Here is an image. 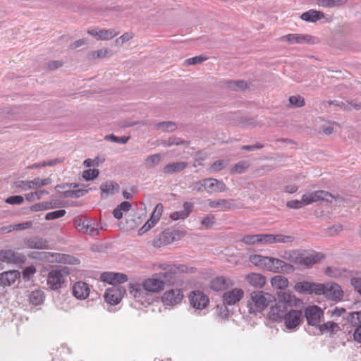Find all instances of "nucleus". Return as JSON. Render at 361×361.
<instances>
[{"label": "nucleus", "mask_w": 361, "mask_h": 361, "mask_svg": "<svg viewBox=\"0 0 361 361\" xmlns=\"http://www.w3.org/2000/svg\"><path fill=\"white\" fill-rule=\"evenodd\" d=\"M293 302V297L290 294L283 293L279 295V300L269 312V318L275 322L283 319L291 309Z\"/></svg>", "instance_id": "f257e3e1"}, {"label": "nucleus", "mask_w": 361, "mask_h": 361, "mask_svg": "<svg viewBox=\"0 0 361 361\" xmlns=\"http://www.w3.org/2000/svg\"><path fill=\"white\" fill-rule=\"evenodd\" d=\"M70 274V269L66 266H58L49 271L47 282L51 290H56L65 283V277Z\"/></svg>", "instance_id": "f03ea898"}, {"label": "nucleus", "mask_w": 361, "mask_h": 361, "mask_svg": "<svg viewBox=\"0 0 361 361\" xmlns=\"http://www.w3.org/2000/svg\"><path fill=\"white\" fill-rule=\"evenodd\" d=\"M271 295L263 291H253L247 301V307L251 314L262 312L269 305Z\"/></svg>", "instance_id": "7ed1b4c3"}, {"label": "nucleus", "mask_w": 361, "mask_h": 361, "mask_svg": "<svg viewBox=\"0 0 361 361\" xmlns=\"http://www.w3.org/2000/svg\"><path fill=\"white\" fill-rule=\"evenodd\" d=\"M159 269L162 270L159 274V278L165 283H173L178 273L187 271V267L183 264H163L159 265Z\"/></svg>", "instance_id": "20e7f679"}, {"label": "nucleus", "mask_w": 361, "mask_h": 361, "mask_svg": "<svg viewBox=\"0 0 361 361\" xmlns=\"http://www.w3.org/2000/svg\"><path fill=\"white\" fill-rule=\"evenodd\" d=\"M324 257V255L314 250H299L297 264L309 267L322 261Z\"/></svg>", "instance_id": "39448f33"}, {"label": "nucleus", "mask_w": 361, "mask_h": 361, "mask_svg": "<svg viewBox=\"0 0 361 361\" xmlns=\"http://www.w3.org/2000/svg\"><path fill=\"white\" fill-rule=\"evenodd\" d=\"M180 237V235L178 231L173 228H168L163 231L157 238L154 239L153 245L160 247L179 240Z\"/></svg>", "instance_id": "423d86ee"}, {"label": "nucleus", "mask_w": 361, "mask_h": 361, "mask_svg": "<svg viewBox=\"0 0 361 361\" xmlns=\"http://www.w3.org/2000/svg\"><path fill=\"white\" fill-rule=\"evenodd\" d=\"M188 298L190 306L197 310H202L206 308L209 302L208 296L198 290L191 291Z\"/></svg>", "instance_id": "0eeeda50"}, {"label": "nucleus", "mask_w": 361, "mask_h": 361, "mask_svg": "<svg viewBox=\"0 0 361 361\" xmlns=\"http://www.w3.org/2000/svg\"><path fill=\"white\" fill-rule=\"evenodd\" d=\"M302 197L303 203H305V205H308L318 201L331 202L329 197L334 198L336 201L341 199L339 197H334L329 192L324 190H317L314 192L305 193L302 195Z\"/></svg>", "instance_id": "6e6552de"}, {"label": "nucleus", "mask_w": 361, "mask_h": 361, "mask_svg": "<svg viewBox=\"0 0 361 361\" xmlns=\"http://www.w3.org/2000/svg\"><path fill=\"white\" fill-rule=\"evenodd\" d=\"M303 316L309 325L318 326L324 318V312L317 305L308 306L305 308Z\"/></svg>", "instance_id": "1a4fd4ad"}, {"label": "nucleus", "mask_w": 361, "mask_h": 361, "mask_svg": "<svg viewBox=\"0 0 361 361\" xmlns=\"http://www.w3.org/2000/svg\"><path fill=\"white\" fill-rule=\"evenodd\" d=\"M281 41H287L288 44H314L317 42V39L307 34H288L282 36Z\"/></svg>", "instance_id": "9d476101"}, {"label": "nucleus", "mask_w": 361, "mask_h": 361, "mask_svg": "<svg viewBox=\"0 0 361 361\" xmlns=\"http://www.w3.org/2000/svg\"><path fill=\"white\" fill-rule=\"evenodd\" d=\"M283 319L286 329L294 330L302 324L304 316L302 310L290 309L289 312Z\"/></svg>", "instance_id": "9b49d317"}, {"label": "nucleus", "mask_w": 361, "mask_h": 361, "mask_svg": "<svg viewBox=\"0 0 361 361\" xmlns=\"http://www.w3.org/2000/svg\"><path fill=\"white\" fill-rule=\"evenodd\" d=\"M198 184L203 185L204 189L209 194L224 192L226 190V185L222 180L213 178H207L200 180L198 181Z\"/></svg>", "instance_id": "f8f14e48"}, {"label": "nucleus", "mask_w": 361, "mask_h": 361, "mask_svg": "<svg viewBox=\"0 0 361 361\" xmlns=\"http://www.w3.org/2000/svg\"><path fill=\"white\" fill-rule=\"evenodd\" d=\"M0 261L11 264H24L26 261V257L12 250H0Z\"/></svg>", "instance_id": "ddd939ff"}, {"label": "nucleus", "mask_w": 361, "mask_h": 361, "mask_svg": "<svg viewBox=\"0 0 361 361\" xmlns=\"http://www.w3.org/2000/svg\"><path fill=\"white\" fill-rule=\"evenodd\" d=\"M125 292L126 290L121 286H114L106 290L104 294L105 300L111 305H117L121 302Z\"/></svg>", "instance_id": "4468645a"}, {"label": "nucleus", "mask_w": 361, "mask_h": 361, "mask_svg": "<svg viewBox=\"0 0 361 361\" xmlns=\"http://www.w3.org/2000/svg\"><path fill=\"white\" fill-rule=\"evenodd\" d=\"M87 33L92 36L96 40H110L118 35L115 29H91Z\"/></svg>", "instance_id": "2eb2a0df"}, {"label": "nucleus", "mask_w": 361, "mask_h": 361, "mask_svg": "<svg viewBox=\"0 0 361 361\" xmlns=\"http://www.w3.org/2000/svg\"><path fill=\"white\" fill-rule=\"evenodd\" d=\"M293 266L283 261L282 259L269 257V263L267 271L271 272H288L292 271Z\"/></svg>", "instance_id": "dca6fc26"}, {"label": "nucleus", "mask_w": 361, "mask_h": 361, "mask_svg": "<svg viewBox=\"0 0 361 361\" xmlns=\"http://www.w3.org/2000/svg\"><path fill=\"white\" fill-rule=\"evenodd\" d=\"M100 279L102 281L116 286V283L121 284L126 282L128 278L126 274L123 273L104 272L100 275Z\"/></svg>", "instance_id": "f3484780"}, {"label": "nucleus", "mask_w": 361, "mask_h": 361, "mask_svg": "<svg viewBox=\"0 0 361 361\" xmlns=\"http://www.w3.org/2000/svg\"><path fill=\"white\" fill-rule=\"evenodd\" d=\"M244 292L240 288H233L223 294V302L228 305H233L239 302L243 297Z\"/></svg>", "instance_id": "a211bd4d"}, {"label": "nucleus", "mask_w": 361, "mask_h": 361, "mask_svg": "<svg viewBox=\"0 0 361 361\" xmlns=\"http://www.w3.org/2000/svg\"><path fill=\"white\" fill-rule=\"evenodd\" d=\"M90 292L88 284L81 281L75 282L72 287L73 295L79 300L87 298L90 295Z\"/></svg>", "instance_id": "6ab92c4d"}, {"label": "nucleus", "mask_w": 361, "mask_h": 361, "mask_svg": "<svg viewBox=\"0 0 361 361\" xmlns=\"http://www.w3.org/2000/svg\"><path fill=\"white\" fill-rule=\"evenodd\" d=\"M183 294L179 289L166 291L162 296V301L166 305H173L181 302Z\"/></svg>", "instance_id": "aec40b11"}, {"label": "nucleus", "mask_w": 361, "mask_h": 361, "mask_svg": "<svg viewBox=\"0 0 361 361\" xmlns=\"http://www.w3.org/2000/svg\"><path fill=\"white\" fill-rule=\"evenodd\" d=\"M20 277L18 270H10L0 274V286L2 287L11 286Z\"/></svg>", "instance_id": "412c9836"}, {"label": "nucleus", "mask_w": 361, "mask_h": 361, "mask_svg": "<svg viewBox=\"0 0 361 361\" xmlns=\"http://www.w3.org/2000/svg\"><path fill=\"white\" fill-rule=\"evenodd\" d=\"M208 205L211 208H217L221 211H228L235 208V201L232 199L207 200Z\"/></svg>", "instance_id": "4be33fe9"}, {"label": "nucleus", "mask_w": 361, "mask_h": 361, "mask_svg": "<svg viewBox=\"0 0 361 361\" xmlns=\"http://www.w3.org/2000/svg\"><path fill=\"white\" fill-rule=\"evenodd\" d=\"M142 287L146 292L157 293L164 289V283L161 278H152L145 280L142 283Z\"/></svg>", "instance_id": "5701e85b"}, {"label": "nucleus", "mask_w": 361, "mask_h": 361, "mask_svg": "<svg viewBox=\"0 0 361 361\" xmlns=\"http://www.w3.org/2000/svg\"><path fill=\"white\" fill-rule=\"evenodd\" d=\"M343 292L341 287L336 283H327L325 296L329 300L337 301L341 299Z\"/></svg>", "instance_id": "b1692460"}, {"label": "nucleus", "mask_w": 361, "mask_h": 361, "mask_svg": "<svg viewBox=\"0 0 361 361\" xmlns=\"http://www.w3.org/2000/svg\"><path fill=\"white\" fill-rule=\"evenodd\" d=\"M233 286L232 281L224 276H218L213 279L210 283V288L214 291L226 290Z\"/></svg>", "instance_id": "393cba45"}, {"label": "nucleus", "mask_w": 361, "mask_h": 361, "mask_svg": "<svg viewBox=\"0 0 361 361\" xmlns=\"http://www.w3.org/2000/svg\"><path fill=\"white\" fill-rule=\"evenodd\" d=\"M51 180L49 178L41 179L39 178H35L32 180H20L16 182V187H23V184H27V188L33 189L35 188H40L44 185H47L51 183Z\"/></svg>", "instance_id": "a878e982"}, {"label": "nucleus", "mask_w": 361, "mask_h": 361, "mask_svg": "<svg viewBox=\"0 0 361 361\" xmlns=\"http://www.w3.org/2000/svg\"><path fill=\"white\" fill-rule=\"evenodd\" d=\"M25 245L31 249L47 250L49 249L48 242L39 237H32L25 240Z\"/></svg>", "instance_id": "bb28decb"}, {"label": "nucleus", "mask_w": 361, "mask_h": 361, "mask_svg": "<svg viewBox=\"0 0 361 361\" xmlns=\"http://www.w3.org/2000/svg\"><path fill=\"white\" fill-rule=\"evenodd\" d=\"M119 185L113 181H106L100 185L101 196L102 198L114 195L119 191Z\"/></svg>", "instance_id": "cd10ccee"}, {"label": "nucleus", "mask_w": 361, "mask_h": 361, "mask_svg": "<svg viewBox=\"0 0 361 361\" xmlns=\"http://www.w3.org/2000/svg\"><path fill=\"white\" fill-rule=\"evenodd\" d=\"M188 165V162L185 161L170 163L163 168V173L168 175L180 173L184 171Z\"/></svg>", "instance_id": "c85d7f7f"}, {"label": "nucleus", "mask_w": 361, "mask_h": 361, "mask_svg": "<svg viewBox=\"0 0 361 361\" xmlns=\"http://www.w3.org/2000/svg\"><path fill=\"white\" fill-rule=\"evenodd\" d=\"M324 18V13L322 11L310 9L301 14L300 18L306 22L315 23Z\"/></svg>", "instance_id": "c756f323"}, {"label": "nucleus", "mask_w": 361, "mask_h": 361, "mask_svg": "<svg viewBox=\"0 0 361 361\" xmlns=\"http://www.w3.org/2000/svg\"><path fill=\"white\" fill-rule=\"evenodd\" d=\"M249 261L259 268L267 270L269 263V257L262 256L261 255H251Z\"/></svg>", "instance_id": "7c9ffc66"}, {"label": "nucleus", "mask_w": 361, "mask_h": 361, "mask_svg": "<svg viewBox=\"0 0 361 361\" xmlns=\"http://www.w3.org/2000/svg\"><path fill=\"white\" fill-rule=\"evenodd\" d=\"M246 280L250 285L256 288L263 287L266 282V279L263 275L256 273L247 275Z\"/></svg>", "instance_id": "2f4dec72"}, {"label": "nucleus", "mask_w": 361, "mask_h": 361, "mask_svg": "<svg viewBox=\"0 0 361 361\" xmlns=\"http://www.w3.org/2000/svg\"><path fill=\"white\" fill-rule=\"evenodd\" d=\"M318 329L321 334L329 333L331 335L336 334L339 330L338 324L334 322H327L318 326Z\"/></svg>", "instance_id": "473e14b6"}, {"label": "nucleus", "mask_w": 361, "mask_h": 361, "mask_svg": "<svg viewBox=\"0 0 361 361\" xmlns=\"http://www.w3.org/2000/svg\"><path fill=\"white\" fill-rule=\"evenodd\" d=\"M346 319L348 323L351 326L352 329H355L361 326V312L348 313Z\"/></svg>", "instance_id": "72a5a7b5"}, {"label": "nucleus", "mask_w": 361, "mask_h": 361, "mask_svg": "<svg viewBox=\"0 0 361 361\" xmlns=\"http://www.w3.org/2000/svg\"><path fill=\"white\" fill-rule=\"evenodd\" d=\"M91 223V220L87 219L86 217L83 216H77L73 219V224L75 227L79 231L82 233L85 231V229H87V226Z\"/></svg>", "instance_id": "f704fd0d"}, {"label": "nucleus", "mask_w": 361, "mask_h": 361, "mask_svg": "<svg viewBox=\"0 0 361 361\" xmlns=\"http://www.w3.org/2000/svg\"><path fill=\"white\" fill-rule=\"evenodd\" d=\"M130 208L131 204L128 201H124L114 209L113 215L116 219H121L123 217V212L129 211Z\"/></svg>", "instance_id": "c9c22d12"}, {"label": "nucleus", "mask_w": 361, "mask_h": 361, "mask_svg": "<svg viewBox=\"0 0 361 361\" xmlns=\"http://www.w3.org/2000/svg\"><path fill=\"white\" fill-rule=\"evenodd\" d=\"M271 282L273 287L280 290H283L288 286V279L281 275L273 277Z\"/></svg>", "instance_id": "e433bc0d"}, {"label": "nucleus", "mask_w": 361, "mask_h": 361, "mask_svg": "<svg viewBox=\"0 0 361 361\" xmlns=\"http://www.w3.org/2000/svg\"><path fill=\"white\" fill-rule=\"evenodd\" d=\"M44 299V293L40 290H35L30 294L29 300L33 305H39Z\"/></svg>", "instance_id": "4c0bfd02"}, {"label": "nucleus", "mask_w": 361, "mask_h": 361, "mask_svg": "<svg viewBox=\"0 0 361 361\" xmlns=\"http://www.w3.org/2000/svg\"><path fill=\"white\" fill-rule=\"evenodd\" d=\"M160 145L164 147H170L173 145L178 146L181 145H187V142L180 137H171L167 140H161Z\"/></svg>", "instance_id": "58836bf2"}, {"label": "nucleus", "mask_w": 361, "mask_h": 361, "mask_svg": "<svg viewBox=\"0 0 361 361\" xmlns=\"http://www.w3.org/2000/svg\"><path fill=\"white\" fill-rule=\"evenodd\" d=\"M161 160V154H154L147 157L145 160V167L147 169H152L158 165Z\"/></svg>", "instance_id": "ea45409f"}, {"label": "nucleus", "mask_w": 361, "mask_h": 361, "mask_svg": "<svg viewBox=\"0 0 361 361\" xmlns=\"http://www.w3.org/2000/svg\"><path fill=\"white\" fill-rule=\"evenodd\" d=\"M313 283L308 281L298 282L295 286V289L300 293H312Z\"/></svg>", "instance_id": "a19ab883"}, {"label": "nucleus", "mask_w": 361, "mask_h": 361, "mask_svg": "<svg viewBox=\"0 0 361 361\" xmlns=\"http://www.w3.org/2000/svg\"><path fill=\"white\" fill-rule=\"evenodd\" d=\"M299 250H288L280 254V257L284 259L297 264L298 261Z\"/></svg>", "instance_id": "79ce46f5"}, {"label": "nucleus", "mask_w": 361, "mask_h": 361, "mask_svg": "<svg viewBox=\"0 0 361 361\" xmlns=\"http://www.w3.org/2000/svg\"><path fill=\"white\" fill-rule=\"evenodd\" d=\"M130 293L137 299L142 297V295L145 294L146 290H144L142 286L140 284H130L129 286Z\"/></svg>", "instance_id": "37998d69"}, {"label": "nucleus", "mask_w": 361, "mask_h": 361, "mask_svg": "<svg viewBox=\"0 0 361 361\" xmlns=\"http://www.w3.org/2000/svg\"><path fill=\"white\" fill-rule=\"evenodd\" d=\"M241 242L246 245L261 244V234L246 235L243 237Z\"/></svg>", "instance_id": "c03bdc74"}, {"label": "nucleus", "mask_w": 361, "mask_h": 361, "mask_svg": "<svg viewBox=\"0 0 361 361\" xmlns=\"http://www.w3.org/2000/svg\"><path fill=\"white\" fill-rule=\"evenodd\" d=\"M59 261L61 263L63 264H80V260L77 257L66 255V254H61L59 256Z\"/></svg>", "instance_id": "a18cd8bd"}, {"label": "nucleus", "mask_w": 361, "mask_h": 361, "mask_svg": "<svg viewBox=\"0 0 361 361\" xmlns=\"http://www.w3.org/2000/svg\"><path fill=\"white\" fill-rule=\"evenodd\" d=\"M226 83L228 88L235 91L247 88V84L244 80H230Z\"/></svg>", "instance_id": "49530a36"}, {"label": "nucleus", "mask_w": 361, "mask_h": 361, "mask_svg": "<svg viewBox=\"0 0 361 361\" xmlns=\"http://www.w3.org/2000/svg\"><path fill=\"white\" fill-rule=\"evenodd\" d=\"M318 4L326 8H332L345 4L344 0H317Z\"/></svg>", "instance_id": "de8ad7c7"}, {"label": "nucleus", "mask_w": 361, "mask_h": 361, "mask_svg": "<svg viewBox=\"0 0 361 361\" xmlns=\"http://www.w3.org/2000/svg\"><path fill=\"white\" fill-rule=\"evenodd\" d=\"M215 223V217L212 214H207L201 220V226L204 229L211 228Z\"/></svg>", "instance_id": "09e8293b"}, {"label": "nucleus", "mask_w": 361, "mask_h": 361, "mask_svg": "<svg viewBox=\"0 0 361 361\" xmlns=\"http://www.w3.org/2000/svg\"><path fill=\"white\" fill-rule=\"evenodd\" d=\"M289 103L291 106L300 108L305 105V99L300 95H293L289 97Z\"/></svg>", "instance_id": "8fccbe9b"}, {"label": "nucleus", "mask_w": 361, "mask_h": 361, "mask_svg": "<svg viewBox=\"0 0 361 361\" xmlns=\"http://www.w3.org/2000/svg\"><path fill=\"white\" fill-rule=\"evenodd\" d=\"M51 202H43L32 205L30 207V210L32 212H38L47 210L52 208Z\"/></svg>", "instance_id": "3c124183"}, {"label": "nucleus", "mask_w": 361, "mask_h": 361, "mask_svg": "<svg viewBox=\"0 0 361 361\" xmlns=\"http://www.w3.org/2000/svg\"><path fill=\"white\" fill-rule=\"evenodd\" d=\"M156 126L158 128L163 129L164 131H170V132L175 130L177 128L176 124L172 121L159 122L156 125Z\"/></svg>", "instance_id": "603ef678"}, {"label": "nucleus", "mask_w": 361, "mask_h": 361, "mask_svg": "<svg viewBox=\"0 0 361 361\" xmlns=\"http://www.w3.org/2000/svg\"><path fill=\"white\" fill-rule=\"evenodd\" d=\"M250 164L247 161H240L235 164L231 169L232 173H242L246 169L249 167Z\"/></svg>", "instance_id": "864d4df0"}, {"label": "nucleus", "mask_w": 361, "mask_h": 361, "mask_svg": "<svg viewBox=\"0 0 361 361\" xmlns=\"http://www.w3.org/2000/svg\"><path fill=\"white\" fill-rule=\"evenodd\" d=\"M227 304H225L224 302L222 304L216 305V313L219 317L222 319L226 318L229 315V310L227 307Z\"/></svg>", "instance_id": "5fc2aeb1"}, {"label": "nucleus", "mask_w": 361, "mask_h": 361, "mask_svg": "<svg viewBox=\"0 0 361 361\" xmlns=\"http://www.w3.org/2000/svg\"><path fill=\"white\" fill-rule=\"evenodd\" d=\"M162 212H163V205L161 204H157L149 219L152 220L154 223L157 224V221L159 220Z\"/></svg>", "instance_id": "6e6d98bb"}, {"label": "nucleus", "mask_w": 361, "mask_h": 361, "mask_svg": "<svg viewBox=\"0 0 361 361\" xmlns=\"http://www.w3.org/2000/svg\"><path fill=\"white\" fill-rule=\"evenodd\" d=\"M66 210L59 209L54 212H49L45 216V219L47 221L59 219L66 214Z\"/></svg>", "instance_id": "4d7b16f0"}, {"label": "nucleus", "mask_w": 361, "mask_h": 361, "mask_svg": "<svg viewBox=\"0 0 361 361\" xmlns=\"http://www.w3.org/2000/svg\"><path fill=\"white\" fill-rule=\"evenodd\" d=\"M98 169H87L83 171L82 177L85 180H92L99 176Z\"/></svg>", "instance_id": "13d9d810"}, {"label": "nucleus", "mask_w": 361, "mask_h": 361, "mask_svg": "<svg viewBox=\"0 0 361 361\" xmlns=\"http://www.w3.org/2000/svg\"><path fill=\"white\" fill-rule=\"evenodd\" d=\"M207 59L206 56H196L185 61L184 63L186 66L197 65L200 64Z\"/></svg>", "instance_id": "bf43d9fd"}, {"label": "nucleus", "mask_w": 361, "mask_h": 361, "mask_svg": "<svg viewBox=\"0 0 361 361\" xmlns=\"http://www.w3.org/2000/svg\"><path fill=\"white\" fill-rule=\"evenodd\" d=\"M109 52L106 49H101L90 52L88 56H90L92 59L104 58L109 55Z\"/></svg>", "instance_id": "052dcab7"}, {"label": "nucleus", "mask_w": 361, "mask_h": 361, "mask_svg": "<svg viewBox=\"0 0 361 361\" xmlns=\"http://www.w3.org/2000/svg\"><path fill=\"white\" fill-rule=\"evenodd\" d=\"M105 139L116 143L125 144L128 141L129 137L126 136L118 137L111 134L109 135H106L105 137Z\"/></svg>", "instance_id": "680f3d73"}, {"label": "nucleus", "mask_w": 361, "mask_h": 361, "mask_svg": "<svg viewBox=\"0 0 361 361\" xmlns=\"http://www.w3.org/2000/svg\"><path fill=\"white\" fill-rule=\"evenodd\" d=\"M24 201V198L21 195H13L7 197L5 202L9 204H21Z\"/></svg>", "instance_id": "e2e57ef3"}, {"label": "nucleus", "mask_w": 361, "mask_h": 361, "mask_svg": "<svg viewBox=\"0 0 361 361\" xmlns=\"http://www.w3.org/2000/svg\"><path fill=\"white\" fill-rule=\"evenodd\" d=\"M327 288V283L326 284H322V283H313L312 285V293H315L316 294H323L325 295L326 290Z\"/></svg>", "instance_id": "0e129e2a"}, {"label": "nucleus", "mask_w": 361, "mask_h": 361, "mask_svg": "<svg viewBox=\"0 0 361 361\" xmlns=\"http://www.w3.org/2000/svg\"><path fill=\"white\" fill-rule=\"evenodd\" d=\"M276 243V235L274 234H261V244H274Z\"/></svg>", "instance_id": "69168bd1"}, {"label": "nucleus", "mask_w": 361, "mask_h": 361, "mask_svg": "<svg viewBox=\"0 0 361 361\" xmlns=\"http://www.w3.org/2000/svg\"><path fill=\"white\" fill-rule=\"evenodd\" d=\"M348 334H352L353 340L361 343V326L358 328H355V329L349 330Z\"/></svg>", "instance_id": "338daca9"}, {"label": "nucleus", "mask_w": 361, "mask_h": 361, "mask_svg": "<svg viewBox=\"0 0 361 361\" xmlns=\"http://www.w3.org/2000/svg\"><path fill=\"white\" fill-rule=\"evenodd\" d=\"M350 283L355 290L361 296V277H353Z\"/></svg>", "instance_id": "774afa93"}]
</instances>
